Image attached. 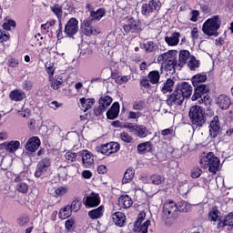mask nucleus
<instances>
[{
    "label": "nucleus",
    "mask_w": 233,
    "mask_h": 233,
    "mask_svg": "<svg viewBox=\"0 0 233 233\" xmlns=\"http://www.w3.org/2000/svg\"><path fill=\"white\" fill-rule=\"evenodd\" d=\"M199 165L201 168L208 169L211 174H216L220 167V159L213 152H208L200 156Z\"/></svg>",
    "instance_id": "obj_1"
},
{
    "label": "nucleus",
    "mask_w": 233,
    "mask_h": 233,
    "mask_svg": "<svg viewBox=\"0 0 233 233\" xmlns=\"http://www.w3.org/2000/svg\"><path fill=\"white\" fill-rule=\"evenodd\" d=\"M221 26V19L219 15H214L207 19L202 25V33L208 37H218V30Z\"/></svg>",
    "instance_id": "obj_2"
},
{
    "label": "nucleus",
    "mask_w": 233,
    "mask_h": 233,
    "mask_svg": "<svg viewBox=\"0 0 233 233\" xmlns=\"http://www.w3.org/2000/svg\"><path fill=\"white\" fill-rule=\"evenodd\" d=\"M188 117L193 128H201L206 124V112L200 106H190Z\"/></svg>",
    "instance_id": "obj_3"
},
{
    "label": "nucleus",
    "mask_w": 233,
    "mask_h": 233,
    "mask_svg": "<svg viewBox=\"0 0 233 233\" xmlns=\"http://www.w3.org/2000/svg\"><path fill=\"white\" fill-rule=\"evenodd\" d=\"M157 62L161 63V67H164L166 71H169L171 74L176 73V68L178 66L177 57L172 50L158 56Z\"/></svg>",
    "instance_id": "obj_4"
},
{
    "label": "nucleus",
    "mask_w": 233,
    "mask_h": 233,
    "mask_svg": "<svg viewBox=\"0 0 233 233\" xmlns=\"http://www.w3.org/2000/svg\"><path fill=\"white\" fill-rule=\"evenodd\" d=\"M161 2L158 0H151L147 4L141 5V15L145 17L152 16L159 12L161 8Z\"/></svg>",
    "instance_id": "obj_5"
},
{
    "label": "nucleus",
    "mask_w": 233,
    "mask_h": 233,
    "mask_svg": "<svg viewBox=\"0 0 233 233\" xmlns=\"http://www.w3.org/2000/svg\"><path fill=\"white\" fill-rule=\"evenodd\" d=\"M51 166L52 161L50 158H42L40 161H38V164H36V171H35V177L45 178L48 174Z\"/></svg>",
    "instance_id": "obj_6"
},
{
    "label": "nucleus",
    "mask_w": 233,
    "mask_h": 233,
    "mask_svg": "<svg viewBox=\"0 0 233 233\" xmlns=\"http://www.w3.org/2000/svg\"><path fill=\"white\" fill-rule=\"evenodd\" d=\"M163 217L166 219L169 218H177L178 212H177V205L173 200H166L163 205Z\"/></svg>",
    "instance_id": "obj_7"
},
{
    "label": "nucleus",
    "mask_w": 233,
    "mask_h": 233,
    "mask_svg": "<svg viewBox=\"0 0 233 233\" xmlns=\"http://www.w3.org/2000/svg\"><path fill=\"white\" fill-rule=\"evenodd\" d=\"M120 150V144L117 142H109L97 147V152L105 156L116 154Z\"/></svg>",
    "instance_id": "obj_8"
},
{
    "label": "nucleus",
    "mask_w": 233,
    "mask_h": 233,
    "mask_svg": "<svg viewBox=\"0 0 233 233\" xmlns=\"http://www.w3.org/2000/svg\"><path fill=\"white\" fill-rule=\"evenodd\" d=\"M79 22L76 18L71 17L69 21L66 24L64 28V34L66 36L71 38L73 35H76L79 31Z\"/></svg>",
    "instance_id": "obj_9"
},
{
    "label": "nucleus",
    "mask_w": 233,
    "mask_h": 233,
    "mask_svg": "<svg viewBox=\"0 0 233 233\" xmlns=\"http://www.w3.org/2000/svg\"><path fill=\"white\" fill-rule=\"evenodd\" d=\"M113 98L109 96H102L98 99V106L94 109V114L96 116H100L104 112L106 111V108L111 106Z\"/></svg>",
    "instance_id": "obj_10"
},
{
    "label": "nucleus",
    "mask_w": 233,
    "mask_h": 233,
    "mask_svg": "<svg viewBox=\"0 0 233 233\" xmlns=\"http://www.w3.org/2000/svg\"><path fill=\"white\" fill-rule=\"evenodd\" d=\"M123 30L127 34H139L141 32V25L138 20L130 17L127 20V24L123 25Z\"/></svg>",
    "instance_id": "obj_11"
},
{
    "label": "nucleus",
    "mask_w": 233,
    "mask_h": 233,
    "mask_svg": "<svg viewBox=\"0 0 233 233\" xmlns=\"http://www.w3.org/2000/svg\"><path fill=\"white\" fill-rule=\"evenodd\" d=\"M82 159V165L86 168H92L94 167V156L88 150H80L79 160Z\"/></svg>",
    "instance_id": "obj_12"
},
{
    "label": "nucleus",
    "mask_w": 233,
    "mask_h": 233,
    "mask_svg": "<svg viewBox=\"0 0 233 233\" xmlns=\"http://www.w3.org/2000/svg\"><path fill=\"white\" fill-rule=\"evenodd\" d=\"M184 100V96H182L179 91L175 89L174 92L167 96V105L168 106H181Z\"/></svg>",
    "instance_id": "obj_13"
},
{
    "label": "nucleus",
    "mask_w": 233,
    "mask_h": 233,
    "mask_svg": "<svg viewBox=\"0 0 233 233\" xmlns=\"http://www.w3.org/2000/svg\"><path fill=\"white\" fill-rule=\"evenodd\" d=\"M92 23L93 19L91 18L84 19V22H82L80 29H82V33H84L86 36L96 35L97 34L96 30L92 26Z\"/></svg>",
    "instance_id": "obj_14"
},
{
    "label": "nucleus",
    "mask_w": 233,
    "mask_h": 233,
    "mask_svg": "<svg viewBox=\"0 0 233 233\" xmlns=\"http://www.w3.org/2000/svg\"><path fill=\"white\" fill-rule=\"evenodd\" d=\"M220 129H221V124L219 121V117L218 116H215L212 120L210 121L209 124V134L213 138H216L219 133H220Z\"/></svg>",
    "instance_id": "obj_15"
},
{
    "label": "nucleus",
    "mask_w": 233,
    "mask_h": 233,
    "mask_svg": "<svg viewBox=\"0 0 233 233\" xmlns=\"http://www.w3.org/2000/svg\"><path fill=\"white\" fill-rule=\"evenodd\" d=\"M176 89L184 98H189L193 93V87L187 82H182Z\"/></svg>",
    "instance_id": "obj_16"
},
{
    "label": "nucleus",
    "mask_w": 233,
    "mask_h": 233,
    "mask_svg": "<svg viewBox=\"0 0 233 233\" xmlns=\"http://www.w3.org/2000/svg\"><path fill=\"white\" fill-rule=\"evenodd\" d=\"M100 196L96 193H91L89 196L86 197L84 200V205L87 208H96L100 205Z\"/></svg>",
    "instance_id": "obj_17"
},
{
    "label": "nucleus",
    "mask_w": 233,
    "mask_h": 233,
    "mask_svg": "<svg viewBox=\"0 0 233 233\" xmlns=\"http://www.w3.org/2000/svg\"><path fill=\"white\" fill-rule=\"evenodd\" d=\"M181 36V34L178 32H174L170 35H167L164 38L165 43L167 45V46H177L179 44V38Z\"/></svg>",
    "instance_id": "obj_18"
},
{
    "label": "nucleus",
    "mask_w": 233,
    "mask_h": 233,
    "mask_svg": "<svg viewBox=\"0 0 233 233\" xmlns=\"http://www.w3.org/2000/svg\"><path fill=\"white\" fill-rule=\"evenodd\" d=\"M2 147L6 153L15 154L20 147V142L18 140L4 142V144H2Z\"/></svg>",
    "instance_id": "obj_19"
},
{
    "label": "nucleus",
    "mask_w": 233,
    "mask_h": 233,
    "mask_svg": "<svg viewBox=\"0 0 233 233\" xmlns=\"http://www.w3.org/2000/svg\"><path fill=\"white\" fill-rule=\"evenodd\" d=\"M217 105L221 110H228L231 106V99L227 95H219L217 98Z\"/></svg>",
    "instance_id": "obj_20"
},
{
    "label": "nucleus",
    "mask_w": 233,
    "mask_h": 233,
    "mask_svg": "<svg viewBox=\"0 0 233 233\" xmlns=\"http://www.w3.org/2000/svg\"><path fill=\"white\" fill-rule=\"evenodd\" d=\"M40 145L41 141L39 137H33L29 138V141H27V143H25V150L34 153L39 148Z\"/></svg>",
    "instance_id": "obj_21"
},
{
    "label": "nucleus",
    "mask_w": 233,
    "mask_h": 233,
    "mask_svg": "<svg viewBox=\"0 0 233 233\" xmlns=\"http://www.w3.org/2000/svg\"><path fill=\"white\" fill-rule=\"evenodd\" d=\"M120 112V105L118 102H114L111 107L106 111V118L109 120H115L117 118Z\"/></svg>",
    "instance_id": "obj_22"
},
{
    "label": "nucleus",
    "mask_w": 233,
    "mask_h": 233,
    "mask_svg": "<svg viewBox=\"0 0 233 233\" xmlns=\"http://www.w3.org/2000/svg\"><path fill=\"white\" fill-rule=\"evenodd\" d=\"M112 219L115 225L118 228H123L126 226L127 217L123 212H120V211L115 212L112 215Z\"/></svg>",
    "instance_id": "obj_23"
},
{
    "label": "nucleus",
    "mask_w": 233,
    "mask_h": 233,
    "mask_svg": "<svg viewBox=\"0 0 233 233\" xmlns=\"http://www.w3.org/2000/svg\"><path fill=\"white\" fill-rule=\"evenodd\" d=\"M104 213L105 207L103 205H100L99 207L89 210V212H87V216L89 217V218L96 220L102 218L104 217Z\"/></svg>",
    "instance_id": "obj_24"
},
{
    "label": "nucleus",
    "mask_w": 233,
    "mask_h": 233,
    "mask_svg": "<svg viewBox=\"0 0 233 233\" xmlns=\"http://www.w3.org/2000/svg\"><path fill=\"white\" fill-rule=\"evenodd\" d=\"M25 97V93L21 89H15L9 92V99L13 102H22Z\"/></svg>",
    "instance_id": "obj_25"
},
{
    "label": "nucleus",
    "mask_w": 233,
    "mask_h": 233,
    "mask_svg": "<svg viewBox=\"0 0 233 233\" xmlns=\"http://www.w3.org/2000/svg\"><path fill=\"white\" fill-rule=\"evenodd\" d=\"M133 205V200L128 195H123L118 198V207L121 208H130Z\"/></svg>",
    "instance_id": "obj_26"
},
{
    "label": "nucleus",
    "mask_w": 233,
    "mask_h": 233,
    "mask_svg": "<svg viewBox=\"0 0 233 233\" xmlns=\"http://www.w3.org/2000/svg\"><path fill=\"white\" fill-rule=\"evenodd\" d=\"M151 221L149 219L146 220L143 224H139V222H135L134 231L137 233H147Z\"/></svg>",
    "instance_id": "obj_27"
},
{
    "label": "nucleus",
    "mask_w": 233,
    "mask_h": 233,
    "mask_svg": "<svg viewBox=\"0 0 233 233\" xmlns=\"http://www.w3.org/2000/svg\"><path fill=\"white\" fill-rule=\"evenodd\" d=\"M150 134L149 130L144 125H137L134 135L139 138H146Z\"/></svg>",
    "instance_id": "obj_28"
},
{
    "label": "nucleus",
    "mask_w": 233,
    "mask_h": 233,
    "mask_svg": "<svg viewBox=\"0 0 233 233\" xmlns=\"http://www.w3.org/2000/svg\"><path fill=\"white\" fill-rule=\"evenodd\" d=\"M162 72L152 70L147 74V79L151 85H157L160 81Z\"/></svg>",
    "instance_id": "obj_29"
},
{
    "label": "nucleus",
    "mask_w": 233,
    "mask_h": 233,
    "mask_svg": "<svg viewBox=\"0 0 233 233\" xmlns=\"http://www.w3.org/2000/svg\"><path fill=\"white\" fill-rule=\"evenodd\" d=\"M16 182V191L20 194H27L29 190V185L26 182L21 181L20 177L15 178Z\"/></svg>",
    "instance_id": "obj_30"
},
{
    "label": "nucleus",
    "mask_w": 233,
    "mask_h": 233,
    "mask_svg": "<svg viewBox=\"0 0 233 233\" xmlns=\"http://www.w3.org/2000/svg\"><path fill=\"white\" fill-rule=\"evenodd\" d=\"M190 58H191L190 52L188 50H181L179 52V57H178L179 63L177 64V66L183 67Z\"/></svg>",
    "instance_id": "obj_31"
},
{
    "label": "nucleus",
    "mask_w": 233,
    "mask_h": 233,
    "mask_svg": "<svg viewBox=\"0 0 233 233\" xmlns=\"http://www.w3.org/2000/svg\"><path fill=\"white\" fill-rule=\"evenodd\" d=\"M106 11L105 8H98L96 11H91L89 18L94 21H100L104 16H106Z\"/></svg>",
    "instance_id": "obj_32"
},
{
    "label": "nucleus",
    "mask_w": 233,
    "mask_h": 233,
    "mask_svg": "<svg viewBox=\"0 0 233 233\" xmlns=\"http://www.w3.org/2000/svg\"><path fill=\"white\" fill-rule=\"evenodd\" d=\"M95 104L94 98H80V105H82V108H84V112H86L90 109H92L93 106Z\"/></svg>",
    "instance_id": "obj_33"
},
{
    "label": "nucleus",
    "mask_w": 233,
    "mask_h": 233,
    "mask_svg": "<svg viewBox=\"0 0 233 233\" xmlns=\"http://www.w3.org/2000/svg\"><path fill=\"white\" fill-rule=\"evenodd\" d=\"M175 86V81L171 78L167 79L164 83L163 86L161 87V92L166 95L167 93H171L173 91Z\"/></svg>",
    "instance_id": "obj_34"
},
{
    "label": "nucleus",
    "mask_w": 233,
    "mask_h": 233,
    "mask_svg": "<svg viewBox=\"0 0 233 233\" xmlns=\"http://www.w3.org/2000/svg\"><path fill=\"white\" fill-rule=\"evenodd\" d=\"M51 12L56 18H58V21H62L63 18V6L59 4H55L54 5H51L50 7Z\"/></svg>",
    "instance_id": "obj_35"
},
{
    "label": "nucleus",
    "mask_w": 233,
    "mask_h": 233,
    "mask_svg": "<svg viewBox=\"0 0 233 233\" xmlns=\"http://www.w3.org/2000/svg\"><path fill=\"white\" fill-rule=\"evenodd\" d=\"M135 177V169L133 167H128L124 174L122 178V184H127L132 181Z\"/></svg>",
    "instance_id": "obj_36"
},
{
    "label": "nucleus",
    "mask_w": 233,
    "mask_h": 233,
    "mask_svg": "<svg viewBox=\"0 0 233 233\" xmlns=\"http://www.w3.org/2000/svg\"><path fill=\"white\" fill-rule=\"evenodd\" d=\"M207 79H208L207 75L197 74L192 77L191 82L193 86H197L199 85H203V83H205Z\"/></svg>",
    "instance_id": "obj_37"
},
{
    "label": "nucleus",
    "mask_w": 233,
    "mask_h": 233,
    "mask_svg": "<svg viewBox=\"0 0 233 233\" xmlns=\"http://www.w3.org/2000/svg\"><path fill=\"white\" fill-rule=\"evenodd\" d=\"M219 210L217 208H212L208 214V219L210 222L216 223L217 220H219Z\"/></svg>",
    "instance_id": "obj_38"
},
{
    "label": "nucleus",
    "mask_w": 233,
    "mask_h": 233,
    "mask_svg": "<svg viewBox=\"0 0 233 233\" xmlns=\"http://www.w3.org/2000/svg\"><path fill=\"white\" fill-rule=\"evenodd\" d=\"M191 209V205L188 204L187 201L185 200H181L177 204V214L179 215L180 212H184L187 213L188 212V210Z\"/></svg>",
    "instance_id": "obj_39"
},
{
    "label": "nucleus",
    "mask_w": 233,
    "mask_h": 233,
    "mask_svg": "<svg viewBox=\"0 0 233 233\" xmlns=\"http://www.w3.org/2000/svg\"><path fill=\"white\" fill-rule=\"evenodd\" d=\"M72 215V210L70 209V205H67L62 208H60V212L58 213V217L61 219H66Z\"/></svg>",
    "instance_id": "obj_40"
},
{
    "label": "nucleus",
    "mask_w": 233,
    "mask_h": 233,
    "mask_svg": "<svg viewBox=\"0 0 233 233\" xmlns=\"http://www.w3.org/2000/svg\"><path fill=\"white\" fill-rule=\"evenodd\" d=\"M80 155V151H78L77 153L75 152H66V160L73 163L76 162V160H79V156Z\"/></svg>",
    "instance_id": "obj_41"
},
{
    "label": "nucleus",
    "mask_w": 233,
    "mask_h": 233,
    "mask_svg": "<svg viewBox=\"0 0 233 233\" xmlns=\"http://www.w3.org/2000/svg\"><path fill=\"white\" fill-rule=\"evenodd\" d=\"M146 53H154L158 49L157 45L152 41H148L144 45Z\"/></svg>",
    "instance_id": "obj_42"
},
{
    "label": "nucleus",
    "mask_w": 233,
    "mask_h": 233,
    "mask_svg": "<svg viewBox=\"0 0 233 233\" xmlns=\"http://www.w3.org/2000/svg\"><path fill=\"white\" fill-rule=\"evenodd\" d=\"M49 82H51V88H53V90H58L63 84V78L55 79L54 76L49 77Z\"/></svg>",
    "instance_id": "obj_43"
},
{
    "label": "nucleus",
    "mask_w": 233,
    "mask_h": 233,
    "mask_svg": "<svg viewBox=\"0 0 233 233\" xmlns=\"http://www.w3.org/2000/svg\"><path fill=\"white\" fill-rule=\"evenodd\" d=\"M187 66L190 71H196L199 67V61L195 56H190Z\"/></svg>",
    "instance_id": "obj_44"
},
{
    "label": "nucleus",
    "mask_w": 233,
    "mask_h": 233,
    "mask_svg": "<svg viewBox=\"0 0 233 233\" xmlns=\"http://www.w3.org/2000/svg\"><path fill=\"white\" fill-rule=\"evenodd\" d=\"M82 207V201L79 199H75L73 202H71V206H69V208L71 209V212H78L81 209Z\"/></svg>",
    "instance_id": "obj_45"
},
{
    "label": "nucleus",
    "mask_w": 233,
    "mask_h": 233,
    "mask_svg": "<svg viewBox=\"0 0 233 233\" xmlns=\"http://www.w3.org/2000/svg\"><path fill=\"white\" fill-rule=\"evenodd\" d=\"M68 187L67 186H60L55 189V195L56 197H64L68 193Z\"/></svg>",
    "instance_id": "obj_46"
},
{
    "label": "nucleus",
    "mask_w": 233,
    "mask_h": 233,
    "mask_svg": "<svg viewBox=\"0 0 233 233\" xmlns=\"http://www.w3.org/2000/svg\"><path fill=\"white\" fill-rule=\"evenodd\" d=\"M119 138L123 143L126 144H131L133 142V137L125 131L119 134Z\"/></svg>",
    "instance_id": "obj_47"
},
{
    "label": "nucleus",
    "mask_w": 233,
    "mask_h": 233,
    "mask_svg": "<svg viewBox=\"0 0 233 233\" xmlns=\"http://www.w3.org/2000/svg\"><path fill=\"white\" fill-rule=\"evenodd\" d=\"M46 71L47 72V75H49V78H53L56 71L55 64L52 62H46Z\"/></svg>",
    "instance_id": "obj_48"
},
{
    "label": "nucleus",
    "mask_w": 233,
    "mask_h": 233,
    "mask_svg": "<svg viewBox=\"0 0 233 233\" xmlns=\"http://www.w3.org/2000/svg\"><path fill=\"white\" fill-rule=\"evenodd\" d=\"M150 180L153 185L159 186L162 184V182H164L165 178L160 175L155 174L150 177Z\"/></svg>",
    "instance_id": "obj_49"
},
{
    "label": "nucleus",
    "mask_w": 233,
    "mask_h": 233,
    "mask_svg": "<svg viewBox=\"0 0 233 233\" xmlns=\"http://www.w3.org/2000/svg\"><path fill=\"white\" fill-rule=\"evenodd\" d=\"M145 106H146V102L144 100H138L132 105V109L135 111H143L145 108Z\"/></svg>",
    "instance_id": "obj_50"
},
{
    "label": "nucleus",
    "mask_w": 233,
    "mask_h": 233,
    "mask_svg": "<svg viewBox=\"0 0 233 233\" xmlns=\"http://www.w3.org/2000/svg\"><path fill=\"white\" fill-rule=\"evenodd\" d=\"M150 147H151V142L147 141V142H143V143L138 144L137 146V150L139 153H143V152H146L147 150V148H150Z\"/></svg>",
    "instance_id": "obj_51"
},
{
    "label": "nucleus",
    "mask_w": 233,
    "mask_h": 233,
    "mask_svg": "<svg viewBox=\"0 0 233 233\" xmlns=\"http://www.w3.org/2000/svg\"><path fill=\"white\" fill-rule=\"evenodd\" d=\"M68 176V171L66 167H58V177L62 178V180H66Z\"/></svg>",
    "instance_id": "obj_52"
},
{
    "label": "nucleus",
    "mask_w": 233,
    "mask_h": 233,
    "mask_svg": "<svg viewBox=\"0 0 233 233\" xmlns=\"http://www.w3.org/2000/svg\"><path fill=\"white\" fill-rule=\"evenodd\" d=\"M30 221V218H28V216H22L20 218H18L16 219V224H18V226L20 227H25Z\"/></svg>",
    "instance_id": "obj_53"
},
{
    "label": "nucleus",
    "mask_w": 233,
    "mask_h": 233,
    "mask_svg": "<svg viewBox=\"0 0 233 233\" xmlns=\"http://www.w3.org/2000/svg\"><path fill=\"white\" fill-rule=\"evenodd\" d=\"M194 87H196L197 92H199L202 95H207L209 92V88L205 84L194 86Z\"/></svg>",
    "instance_id": "obj_54"
},
{
    "label": "nucleus",
    "mask_w": 233,
    "mask_h": 233,
    "mask_svg": "<svg viewBox=\"0 0 233 233\" xmlns=\"http://www.w3.org/2000/svg\"><path fill=\"white\" fill-rule=\"evenodd\" d=\"M224 219L228 225V230H231L233 228V212H230L228 215H227Z\"/></svg>",
    "instance_id": "obj_55"
},
{
    "label": "nucleus",
    "mask_w": 233,
    "mask_h": 233,
    "mask_svg": "<svg viewBox=\"0 0 233 233\" xmlns=\"http://www.w3.org/2000/svg\"><path fill=\"white\" fill-rule=\"evenodd\" d=\"M75 223V219L73 218L66 220V230H67L68 232H72L74 230Z\"/></svg>",
    "instance_id": "obj_56"
},
{
    "label": "nucleus",
    "mask_w": 233,
    "mask_h": 233,
    "mask_svg": "<svg viewBox=\"0 0 233 233\" xmlns=\"http://www.w3.org/2000/svg\"><path fill=\"white\" fill-rule=\"evenodd\" d=\"M140 86L144 87L145 89H149L151 87L150 80L149 78L144 76L140 79Z\"/></svg>",
    "instance_id": "obj_57"
},
{
    "label": "nucleus",
    "mask_w": 233,
    "mask_h": 233,
    "mask_svg": "<svg viewBox=\"0 0 233 233\" xmlns=\"http://www.w3.org/2000/svg\"><path fill=\"white\" fill-rule=\"evenodd\" d=\"M202 174V170L199 167H195L191 170L190 177L193 179L198 178Z\"/></svg>",
    "instance_id": "obj_58"
},
{
    "label": "nucleus",
    "mask_w": 233,
    "mask_h": 233,
    "mask_svg": "<svg viewBox=\"0 0 233 233\" xmlns=\"http://www.w3.org/2000/svg\"><path fill=\"white\" fill-rule=\"evenodd\" d=\"M19 66V60L15 58L7 59V66L11 68H16Z\"/></svg>",
    "instance_id": "obj_59"
},
{
    "label": "nucleus",
    "mask_w": 233,
    "mask_h": 233,
    "mask_svg": "<svg viewBox=\"0 0 233 233\" xmlns=\"http://www.w3.org/2000/svg\"><path fill=\"white\" fill-rule=\"evenodd\" d=\"M66 168L67 169V176L71 177L76 174L77 167L76 166L74 165L67 166L66 167Z\"/></svg>",
    "instance_id": "obj_60"
},
{
    "label": "nucleus",
    "mask_w": 233,
    "mask_h": 233,
    "mask_svg": "<svg viewBox=\"0 0 233 233\" xmlns=\"http://www.w3.org/2000/svg\"><path fill=\"white\" fill-rule=\"evenodd\" d=\"M141 116H142L141 112L129 111L127 118L128 119H137V118H140Z\"/></svg>",
    "instance_id": "obj_61"
},
{
    "label": "nucleus",
    "mask_w": 233,
    "mask_h": 233,
    "mask_svg": "<svg viewBox=\"0 0 233 233\" xmlns=\"http://www.w3.org/2000/svg\"><path fill=\"white\" fill-rule=\"evenodd\" d=\"M218 223L217 225V229L218 230H222L226 227H228V225L227 221L225 220V218L224 219L218 218Z\"/></svg>",
    "instance_id": "obj_62"
},
{
    "label": "nucleus",
    "mask_w": 233,
    "mask_h": 233,
    "mask_svg": "<svg viewBox=\"0 0 233 233\" xmlns=\"http://www.w3.org/2000/svg\"><path fill=\"white\" fill-rule=\"evenodd\" d=\"M198 16H199V12L198 10H193L191 12L190 21L192 23H197L198 21Z\"/></svg>",
    "instance_id": "obj_63"
},
{
    "label": "nucleus",
    "mask_w": 233,
    "mask_h": 233,
    "mask_svg": "<svg viewBox=\"0 0 233 233\" xmlns=\"http://www.w3.org/2000/svg\"><path fill=\"white\" fill-rule=\"evenodd\" d=\"M129 80V77L127 76H117L116 78V82L119 85H123V84H126L127 83Z\"/></svg>",
    "instance_id": "obj_64"
}]
</instances>
